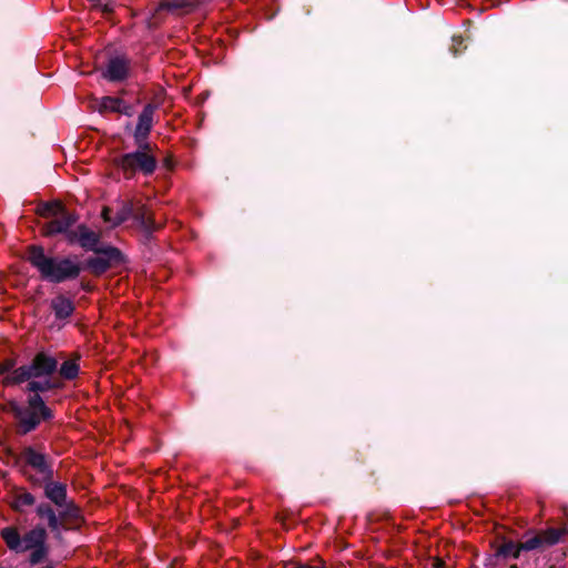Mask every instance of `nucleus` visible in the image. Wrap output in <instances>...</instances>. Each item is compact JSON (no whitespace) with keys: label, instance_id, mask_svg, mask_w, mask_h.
<instances>
[{"label":"nucleus","instance_id":"f257e3e1","mask_svg":"<svg viewBox=\"0 0 568 568\" xmlns=\"http://www.w3.org/2000/svg\"><path fill=\"white\" fill-rule=\"evenodd\" d=\"M0 536L9 550L16 554L30 552L29 562L34 566L43 561L48 554V532L43 526H36L23 535L14 526L1 529Z\"/></svg>","mask_w":568,"mask_h":568},{"label":"nucleus","instance_id":"f03ea898","mask_svg":"<svg viewBox=\"0 0 568 568\" xmlns=\"http://www.w3.org/2000/svg\"><path fill=\"white\" fill-rule=\"evenodd\" d=\"M28 260L36 267L41 277L52 283H62L79 276L80 264L71 258L48 256L41 246H30Z\"/></svg>","mask_w":568,"mask_h":568},{"label":"nucleus","instance_id":"7ed1b4c3","mask_svg":"<svg viewBox=\"0 0 568 568\" xmlns=\"http://www.w3.org/2000/svg\"><path fill=\"white\" fill-rule=\"evenodd\" d=\"M12 410L23 434L33 430L42 420L52 418L51 409L39 394L29 396L27 406L13 405Z\"/></svg>","mask_w":568,"mask_h":568},{"label":"nucleus","instance_id":"20e7f679","mask_svg":"<svg viewBox=\"0 0 568 568\" xmlns=\"http://www.w3.org/2000/svg\"><path fill=\"white\" fill-rule=\"evenodd\" d=\"M57 366L58 362L54 357L45 353H39L30 365L18 367L4 378V382L6 384H19L37 377L50 378L51 374L55 372Z\"/></svg>","mask_w":568,"mask_h":568},{"label":"nucleus","instance_id":"39448f33","mask_svg":"<svg viewBox=\"0 0 568 568\" xmlns=\"http://www.w3.org/2000/svg\"><path fill=\"white\" fill-rule=\"evenodd\" d=\"M116 165L129 175L135 172L149 175L156 169V159L152 154L151 144L146 143V146L138 145L136 151L121 155L116 159Z\"/></svg>","mask_w":568,"mask_h":568},{"label":"nucleus","instance_id":"423d86ee","mask_svg":"<svg viewBox=\"0 0 568 568\" xmlns=\"http://www.w3.org/2000/svg\"><path fill=\"white\" fill-rule=\"evenodd\" d=\"M48 210L52 212L53 219L44 225L45 235L65 233L75 222L73 215L59 205L48 206Z\"/></svg>","mask_w":568,"mask_h":568},{"label":"nucleus","instance_id":"0eeeda50","mask_svg":"<svg viewBox=\"0 0 568 568\" xmlns=\"http://www.w3.org/2000/svg\"><path fill=\"white\" fill-rule=\"evenodd\" d=\"M155 110V105L146 104L140 113L134 131V141L136 145L146 146V140L153 126V116Z\"/></svg>","mask_w":568,"mask_h":568},{"label":"nucleus","instance_id":"6e6552de","mask_svg":"<svg viewBox=\"0 0 568 568\" xmlns=\"http://www.w3.org/2000/svg\"><path fill=\"white\" fill-rule=\"evenodd\" d=\"M130 63L123 57H115L109 60L103 77L112 82L124 80L129 74Z\"/></svg>","mask_w":568,"mask_h":568},{"label":"nucleus","instance_id":"1a4fd4ad","mask_svg":"<svg viewBox=\"0 0 568 568\" xmlns=\"http://www.w3.org/2000/svg\"><path fill=\"white\" fill-rule=\"evenodd\" d=\"M561 532L557 529H548L539 535L520 542L521 550H534L542 545H554L559 541Z\"/></svg>","mask_w":568,"mask_h":568},{"label":"nucleus","instance_id":"9d476101","mask_svg":"<svg viewBox=\"0 0 568 568\" xmlns=\"http://www.w3.org/2000/svg\"><path fill=\"white\" fill-rule=\"evenodd\" d=\"M23 457L27 464L37 469L44 478L51 477L52 471L48 466L43 454H40L32 448H28L24 450Z\"/></svg>","mask_w":568,"mask_h":568},{"label":"nucleus","instance_id":"9b49d317","mask_svg":"<svg viewBox=\"0 0 568 568\" xmlns=\"http://www.w3.org/2000/svg\"><path fill=\"white\" fill-rule=\"evenodd\" d=\"M44 494L55 506L68 508L67 486L61 483H48L44 487Z\"/></svg>","mask_w":568,"mask_h":568},{"label":"nucleus","instance_id":"f8f14e48","mask_svg":"<svg viewBox=\"0 0 568 568\" xmlns=\"http://www.w3.org/2000/svg\"><path fill=\"white\" fill-rule=\"evenodd\" d=\"M74 240H77L80 245L87 250H97V245L99 243L98 234L83 225L79 226L77 232L70 236V241Z\"/></svg>","mask_w":568,"mask_h":568},{"label":"nucleus","instance_id":"ddd939ff","mask_svg":"<svg viewBox=\"0 0 568 568\" xmlns=\"http://www.w3.org/2000/svg\"><path fill=\"white\" fill-rule=\"evenodd\" d=\"M100 109L102 111L118 112L125 115H131V106L123 100L113 97H104L101 99Z\"/></svg>","mask_w":568,"mask_h":568},{"label":"nucleus","instance_id":"4468645a","mask_svg":"<svg viewBox=\"0 0 568 568\" xmlns=\"http://www.w3.org/2000/svg\"><path fill=\"white\" fill-rule=\"evenodd\" d=\"M51 307L58 318H68L74 311L73 302L63 295L54 297Z\"/></svg>","mask_w":568,"mask_h":568},{"label":"nucleus","instance_id":"2eb2a0df","mask_svg":"<svg viewBox=\"0 0 568 568\" xmlns=\"http://www.w3.org/2000/svg\"><path fill=\"white\" fill-rule=\"evenodd\" d=\"M111 213V209L104 207L102 211V217L105 222L111 223L113 226H116L124 222L131 215L132 207L129 205H123L115 216H112Z\"/></svg>","mask_w":568,"mask_h":568},{"label":"nucleus","instance_id":"dca6fc26","mask_svg":"<svg viewBox=\"0 0 568 568\" xmlns=\"http://www.w3.org/2000/svg\"><path fill=\"white\" fill-rule=\"evenodd\" d=\"M26 382H28L26 389L34 394H38L39 392L43 393L57 387V384L53 383L51 378L47 377L31 378Z\"/></svg>","mask_w":568,"mask_h":568},{"label":"nucleus","instance_id":"f3484780","mask_svg":"<svg viewBox=\"0 0 568 568\" xmlns=\"http://www.w3.org/2000/svg\"><path fill=\"white\" fill-rule=\"evenodd\" d=\"M37 514L41 518H45L48 520V526L52 530H57L59 528V519L55 515L54 510L49 504H40L37 507Z\"/></svg>","mask_w":568,"mask_h":568},{"label":"nucleus","instance_id":"a211bd4d","mask_svg":"<svg viewBox=\"0 0 568 568\" xmlns=\"http://www.w3.org/2000/svg\"><path fill=\"white\" fill-rule=\"evenodd\" d=\"M36 499L32 494L22 491L14 495L13 500L11 503V507L16 511L22 513L24 507L32 506Z\"/></svg>","mask_w":568,"mask_h":568},{"label":"nucleus","instance_id":"6ab92c4d","mask_svg":"<svg viewBox=\"0 0 568 568\" xmlns=\"http://www.w3.org/2000/svg\"><path fill=\"white\" fill-rule=\"evenodd\" d=\"M79 374V364L74 359L65 361L60 367V375L65 379H73Z\"/></svg>","mask_w":568,"mask_h":568},{"label":"nucleus","instance_id":"aec40b11","mask_svg":"<svg viewBox=\"0 0 568 568\" xmlns=\"http://www.w3.org/2000/svg\"><path fill=\"white\" fill-rule=\"evenodd\" d=\"M520 544H516L513 541L504 542L497 550V555L503 557H514L517 558L520 554Z\"/></svg>","mask_w":568,"mask_h":568},{"label":"nucleus","instance_id":"412c9836","mask_svg":"<svg viewBox=\"0 0 568 568\" xmlns=\"http://www.w3.org/2000/svg\"><path fill=\"white\" fill-rule=\"evenodd\" d=\"M136 219L146 232H153L159 227L145 209H142V211L138 213Z\"/></svg>","mask_w":568,"mask_h":568},{"label":"nucleus","instance_id":"4be33fe9","mask_svg":"<svg viewBox=\"0 0 568 568\" xmlns=\"http://www.w3.org/2000/svg\"><path fill=\"white\" fill-rule=\"evenodd\" d=\"M89 266L95 272V273H103L109 268V262L103 257H94L91 258L89 262Z\"/></svg>","mask_w":568,"mask_h":568},{"label":"nucleus","instance_id":"5701e85b","mask_svg":"<svg viewBox=\"0 0 568 568\" xmlns=\"http://www.w3.org/2000/svg\"><path fill=\"white\" fill-rule=\"evenodd\" d=\"M186 4V0H163V7L182 8Z\"/></svg>","mask_w":568,"mask_h":568},{"label":"nucleus","instance_id":"b1692460","mask_svg":"<svg viewBox=\"0 0 568 568\" xmlns=\"http://www.w3.org/2000/svg\"><path fill=\"white\" fill-rule=\"evenodd\" d=\"M8 369H9L8 366H4V365L0 366V374L4 373Z\"/></svg>","mask_w":568,"mask_h":568},{"label":"nucleus","instance_id":"393cba45","mask_svg":"<svg viewBox=\"0 0 568 568\" xmlns=\"http://www.w3.org/2000/svg\"><path fill=\"white\" fill-rule=\"evenodd\" d=\"M453 41H454V43L458 42V44H462V40H458L457 38H453Z\"/></svg>","mask_w":568,"mask_h":568},{"label":"nucleus","instance_id":"a878e982","mask_svg":"<svg viewBox=\"0 0 568 568\" xmlns=\"http://www.w3.org/2000/svg\"><path fill=\"white\" fill-rule=\"evenodd\" d=\"M92 3H98L100 0H90Z\"/></svg>","mask_w":568,"mask_h":568},{"label":"nucleus","instance_id":"bb28decb","mask_svg":"<svg viewBox=\"0 0 568 568\" xmlns=\"http://www.w3.org/2000/svg\"><path fill=\"white\" fill-rule=\"evenodd\" d=\"M510 568H518L516 565H513Z\"/></svg>","mask_w":568,"mask_h":568}]
</instances>
